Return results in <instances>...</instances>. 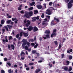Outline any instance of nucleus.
<instances>
[{"instance_id": "nucleus-1", "label": "nucleus", "mask_w": 73, "mask_h": 73, "mask_svg": "<svg viewBox=\"0 0 73 73\" xmlns=\"http://www.w3.org/2000/svg\"><path fill=\"white\" fill-rule=\"evenodd\" d=\"M27 23L25 24V26L27 27H28L30 25V24H31V21H29V20H27Z\"/></svg>"}, {"instance_id": "nucleus-2", "label": "nucleus", "mask_w": 73, "mask_h": 73, "mask_svg": "<svg viewBox=\"0 0 73 73\" xmlns=\"http://www.w3.org/2000/svg\"><path fill=\"white\" fill-rule=\"evenodd\" d=\"M46 13L47 15H51V12L49 9H47L46 10Z\"/></svg>"}, {"instance_id": "nucleus-3", "label": "nucleus", "mask_w": 73, "mask_h": 73, "mask_svg": "<svg viewBox=\"0 0 73 73\" xmlns=\"http://www.w3.org/2000/svg\"><path fill=\"white\" fill-rule=\"evenodd\" d=\"M33 27L31 26H30L29 27L28 31L30 32H31L32 30H33Z\"/></svg>"}, {"instance_id": "nucleus-4", "label": "nucleus", "mask_w": 73, "mask_h": 73, "mask_svg": "<svg viewBox=\"0 0 73 73\" xmlns=\"http://www.w3.org/2000/svg\"><path fill=\"white\" fill-rule=\"evenodd\" d=\"M68 9H70L73 6V4L69 2L68 4Z\"/></svg>"}, {"instance_id": "nucleus-5", "label": "nucleus", "mask_w": 73, "mask_h": 73, "mask_svg": "<svg viewBox=\"0 0 73 73\" xmlns=\"http://www.w3.org/2000/svg\"><path fill=\"white\" fill-rule=\"evenodd\" d=\"M38 31V28L35 26L34 27L33 31L34 32H37Z\"/></svg>"}, {"instance_id": "nucleus-6", "label": "nucleus", "mask_w": 73, "mask_h": 73, "mask_svg": "<svg viewBox=\"0 0 73 73\" xmlns=\"http://www.w3.org/2000/svg\"><path fill=\"white\" fill-rule=\"evenodd\" d=\"M36 7L39 9H41L42 8V6L40 5H37L36 6Z\"/></svg>"}, {"instance_id": "nucleus-7", "label": "nucleus", "mask_w": 73, "mask_h": 73, "mask_svg": "<svg viewBox=\"0 0 73 73\" xmlns=\"http://www.w3.org/2000/svg\"><path fill=\"white\" fill-rule=\"evenodd\" d=\"M54 20L55 21H57V23H59V19H58V18H57L56 17H54Z\"/></svg>"}, {"instance_id": "nucleus-8", "label": "nucleus", "mask_w": 73, "mask_h": 73, "mask_svg": "<svg viewBox=\"0 0 73 73\" xmlns=\"http://www.w3.org/2000/svg\"><path fill=\"white\" fill-rule=\"evenodd\" d=\"M28 14L30 16H33V11H29V12Z\"/></svg>"}, {"instance_id": "nucleus-9", "label": "nucleus", "mask_w": 73, "mask_h": 73, "mask_svg": "<svg viewBox=\"0 0 73 73\" xmlns=\"http://www.w3.org/2000/svg\"><path fill=\"white\" fill-rule=\"evenodd\" d=\"M41 71V69L40 68H38V69H36L35 71V73H38L39 72H40Z\"/></svg>"}, {"instance_id": "nucleus-10", "label": "nucleus", "mask_w": 73, "mask_h": 73, "mask_svg": "<svg viewBox=\"0 0 73 73\" xmlns=\"http://www.w3.org/2000/svg\"><path fill=\"white\" fill-rule=\"evenodd\" d=\"M54 20H52L51 22V24L50 25H51V26H52L53 25H55V23H54Z\"/></svg>"}, {"instance_id": "nucleus-11", "label": "nucleus", "mask_w": 73, "mask_h": 73, "mask_svg": "<svg viewBox=\"0 0 73 73\" xmlns=\"http://www.w3.org/2000/svg\"><path fill=\"white\" fill-rule=\"evenodd\" d=\"M46 3L43 4V6H42V9H45L46 8Z\"/></svg>"}, {"instance_id": "nucleus-12", "label": "nucleus", "mask_w": 73, "mask_h": 73, "mask_svg": "<svg viewBox=\"0 0 73 73\" xmlns=\"http://www.w3.org/2000/svg\"><path fill=\"white\" fill-rule=\"evenodd\" d=\"M50 33V32L49 30H46L45 32V33L46 34H49Z\"/></svg>"}, {"instance_id": "nucleus-13", "label": "nucleus", "mask_w": 73, "mask_h": 73, "mask_svg": "<svg viewBox=\"0 0 73 73\" xmlns=\"http://www.w3.org/2000/svg\"><path fill=\"white\" fill-rule=\"evenodd\" d=\"M64 70H65V71L67 72L68 70V67H67V66H65L64 68Z\"/></svg>"}, {"instance_id": "nucleus-14", "label": "nucleus", "mask_w": 73, "mask_h": 73, "mask_svg": "<svg viewBox=\"0 0 73 73\" xmlns=\"http://www.w3.org/2000/svg\"><path fill=\"white\" fill-rule=\"evenodd\" d=\"M2 41L3 42L5 43V42H8V40L7 39H6L5 40V39H3Z\"/></svg>"}, {"instance_id": "nucleus-15", "label": "nucleus", "mask_w": 73, "mask_h": 73, "mask_svg": "<svg viewBox=\"0 0 73 73\" xmlns=\"http://www.w3.org/2000/svg\"><path fill=\"white\" fill-rule=\"evenodd\" d=\"M42 25H44V27H46L48 25V23L43 22L42 23Z\"/></svg>"}, {"instance_id": "nucleus-16", "label": "nucleus", "mask_w": 73, "mask_h": 73, "mask_svg": "<svg viewBox=\"0 0 73 73\" xmlns=\"http://www.w3.org/2000/svg\"><path fill=\"white\" fill-rule=\"evenodd\" d=\"M11 21H12L11 20H9L8 21H6V23L7 24H9L11 22Z\"/></svg>"}, {"instance_id": "nucleus-17", "label": "nucleus", "mask_w": 73, "mask_h": 73, "mask_svg": "<svg viewBox=\"0 0 73 73\" xmlns=\"http://www.w3.org/2000/svg\"><path fill=\"white\" fill-rule=\"evenodd\" d=\"M27 45V42H24L22 44V46L23 47V48H24V46L25 45Z\"/></svg>"}, {"instance_id": "nucleus-18", "label": "nucleus", "mask_w": 73, "mask_h": 73, "mask_svg": "<svg viewBox=\"0 0 73 73\" xmlns=\"http://www.w3.org/2000/svg\"><path fill=\"white\" fill-rule=\"evenodd\" d=\"M21 59L22 60H24V59H25V58H24V55H21Z\"/></svg>"}, {"instance_id": "nucleus-19", "label": "nucleus", "mask_w": 73, "mask_h": 73, "mask_svg": "<svg viewBox=\"0 0 73 73\" xmlns=\"http://www.w3.org/2000/svg\"><path fill=\"white\" fill-rule=\"evenodd\" d=\"M11 47L13 50L15 49V46L13 44H11Z\"/></svg>"}, {"instance_id": "nucleus-20", "label": "nucleus", "mask_w": 73, "mask_h": 73, "mask_svg": "<svg viewBox=\"0 0 73 73\" xmlns=\"http://www.w3.org/2000/svg\"><path fill=\"white\" fill-rule=\"evenodd\" d=\"M32 52L33 54H35V53H36V52H37V50H33L32 51Z\"/></svg>"}, {"instance_id": "nucleus-21", "label": "nucleus", "mask_w": 73, "mask_h": 73, "mask_svg": "<svg viewBox=\"0 0 73 73\" xmlns=\"http://www.w3.org/2000/svg\"><path fill=\"white\" fill-rule=\"evenodd\" d=\"M46 37V38H50V36H49V34H47L45 35Z\"/></svg>"}, {"instance_id": "nucleus-22", "label": "nucleus", "mask_w": 73, "mask_h": 73, "mask_svg": "<svg viewBox=\"0 0 73 73\" xmlns=\"http://www.w3.org/2000/svg\"><path fill=\"white\" fill-rule=\"evenodd\" d=\"M4 23H5V20H4L3 19L1 20V24L2 25H3L4 24Z\"/></svg>"}, {"instance_id": "nucleus-23", "label": "nucleus", "mask_w": 73, "mask_h": 73, "mask_svg": "<svg viewBox=\"0 0 73 73\" xmlns=\"http://www.w3.org/2000/svg\"><path fill=\"white\" fill-rule=\"evenodd\" d=\"M34 4H35V2L33 1L32 2V3L30 4V5L31 6H33V5H34Z\"/></svg>"}, {"instance_id": "nucleus-24", "label": "nucleus", "mask_w": 73, "mask_h": 73, "mask_svg": "<svg viewBox=\"0 0 73 73\" xmlns=\"http://www.w3.org/2000/svg\"><path fill=\"white\" fill-rule=\"evenodd\" d=\"M23 34L24 35V36L25 37H27L28 36V34L27 33H23Z\"/></svg>"}, {"instance_id": "nucleus-25", "label": "nucleus", "mask_w": 73, "mask_h": 73, "mask_svg": "<svg viewBox=\"0 0 73 73\" xmlns=\"http://www.w3.org/2000/svg\"><path fill=\"white\" fill-rule=\"evenodd\" d=\"M33 21H35L36 20V17H34L32 19Z\"/></svg>"}, {"instance_id": "nucleus-26", "label": "nucleus", "mask_w": 73, "mask_h": 73, "mask_svg": "<svg viewBox=\"0 0 73 73\" xmlns=\"http://www.w3.org/2000/svg\"><path fill=\"white\" fill-rule=\"evenodd\" d=\"M72 70V67H69V69L68 68V72H70Z\"/></svg>"}, {"instance_id": "nucleus-27", "label": "nucleus", "mask_w": 73, "mask_h": 73, "mask_svg": "<svg viewBox=\"0 0 73 73\" xmlns=\"http://www.w3.org/2000/svg\"><path fill=\"white\" fill-rule=\"evenodd\" d=\"M35 44H36V45L34 46V48H36L37 47V46H38V44L37 43H36V42H35Z\"/></svg>"}, {"instance_id": "nucleus-28", "label": "nucleus", "mask_w": 73, "mask_h": 73, "mask_svg": "<svg viewBox=\"0 0 73 73\" xmlns=\"http://www.w3.org/2000/svg\"><path fill=\"white\" fill-rule=\"evenodd\" d=\"M33 9V7H31L28 9L29 11H32Z\"/></svg>"}, {"instance_id": "nucleus-29", "label": "nucleus", "mask_w": 73, "mask_h": 73, "mask_svg": "<svg viewBox=\"0 0 73 73\" xmlns=\"http://www.w3.org/2000/svg\"><path fill=\"white\" fill-rule=\"evenodd\" d=\"M56 33H52L51 36V37H53V36H56Z\"/></svg>"}, {"instance_id": "nucleus-30", "label": "nucleus", "mask_w": 73, "mask_h": 73, "mask_svg": "<svg viewBox=\"0 0 73 73\" xmlns=\"http://www.w3.org/2000/svg\"><path fill=\"white\" fill-rule=\"evenodd\" d=\"M25 53H24V52L23 51H22L21 53V55H25Z\"/></svg>"}, {"instance_id": "nucleus-31", "label": "nucleus", "mask_w": 73, "mask_h": 73, "mask_svg": "<svg viewBox=\"0 0 73 73\" xmlns=\"http://www.w3.org/2000/svg\"><path fill=\"white\" fill-rule=\"evenodd\" d=\"M26 45H27L28 47L30 46V43L28 42H26Z\"/></svg>"}, {"instance_id": "nucleus-32", "label": "nucleus", "mask_w": 73, "mask_h": 73, "mask_svg": "<svg viewBox=\"0 0 73 73\" xmlns=\"http://www.w3.org/2000/svg\"><path fill=\"white\" fill-rule=\"evenodd\" d=\"M20 34H18L16 35V38H18Z\"/></svg>"}, {"instance_id": "nucleus-33", "label": "nucleus", "mask_w": 73, "mask_h": 73, "mask_svg": "<svg viewBox=\"0 0 73 73\" xmlns=\"http://www.w3.org/2000/svg\"><path fill=\"white\" fill-rule=\"evenodd\" d=\"M25 50H28V47L27 45L25 46Z\"/></svg>"}, {"instance_id": "nucleus-34", "label": "nucleus", "mask_w": 73, "mask_h": 73, "mask_svg": "<svg viewBox=\"0 0 73 73\" xmlns=\"http://www.w3.org/2000/svg\"><path fill=\"white\" fill-rule=\"evenodd\" d=\"M29 42H33L34 41V40L33 39H29Z\"/></svg>"}, {"instance_id": "nucleus-35", "label": "nucleus", "mask_w": 73, "mask_h": 73, "mask_svg": "<svg viewBox=\"0 0 73 73\" xmlns=\"http://www.w3.org/2000/svg\"><path fill=\"white\" fill-rule=\"evenodd\" d=\"M25 17H26V18H28V19H30V17L28 15V14L26 15L25 16Z\"/></svg>"}, {"instance_id": "nucleus-36", "label": "nucleus", "mask_w": 73, "mask_h": 73, "mask_svg": "<svg viewBox=\"0 0 73 73\" xmlns=\"http://www.w3.org/2000/svg\"><path fill=\"white\" fill-rule=\"evenodd\" d=\"M54 43L56 45H57L58 44V42H57V41H54Z\"/></svg>"}, {"instance_id": "nucleus-37", "label": "nucleus", "mask_w": 73, "mask_h": 73, "mask_svg": "<svg viewBox=\"0 0 73 73\" xmlns=\"http://www.w3.org/2000/svg\"><path fill=\"white\" fill-rule=\"evenodd\" d=\"M36 13H38V11L37 10L34 11V14H36Z\"/></svg>"}, {"instance_id": "nucleus-38", "label": "nucleus", "mask_w": 73, "mask_h": 73, "mask_svg": "<svg viewBox=\"0 0 73 73\" xmlns=\"http://www.w3.org/2000/svg\"><path fill=\"white\" fill-rule=\"evenodd\" d=\"M23 32H21L20 34V37H22V36H23Z\"/></svg>"}, {"instance_id": "nucleus-39", "label": "nucleus", "mask_w": 73, "mask_h": 73, "mask_svg": "<svg viewBox=\"0 0 73 73\" xmlns=\"http://www.w3.org/2000/svg\"><path fill=\"white\" fill-rule=\"evenodd\" d=\"M22 42H27V41L25 40V39H23L22 40Z\"/></svg>"}, {"instance_id": "nucleus-40", "label": "nucleus", "mask_w": 73, "mask_h": 73, "mask_svg": "<svg viewBox=\"0 0 73 73\" xmlns=\"http://www.w3.org/2000/svg\"><path fill=\"white\" fill-rule=\"evenodd\" d=\"M34 65V63H30L29 64V65Z\"/></svg>"}, {"instance_id": "nucleus-41", "label": "nucleus", "mask_w": 73, "mask_h": 73, "mask_svg": "<svg viewBox=\"0 0 73 73\" xmlns=\"http://www.w3.org/2000/svg\"><path fill=\"white\" fill-rule=\"evenodd\" d=\"M7 27H8L9 29H11V28L12 27V26H10L9 25H7Z\"/></svg>"}, {"instance_id": "nucleus-42", "label": "nucleus", "mask_w": 73, "mask_h": 73, "mask_svg": "<svg viewBox=\"0 0 73 73\" xmlns=\"http://www.w3.org/2000/svg\"><path fill=\"white\" fill-rule=\"evenodd\" d=\"M64 56H65V54H61V56H62L61 58H64Z\"/></svg>"}, {"instance_id": "nucleus-43", "label": "nucleus", "mask_w": 73, "mask_h": 73, "mask_svg": "<svg viewBox=\"0 0 73 73\" xmlns=\"http://www.w3.org/2000/svg\"><path fill=\"white\" fill-rule=\"evenodd\" d=\"M62 44H61V43H60V44L59 45V49H61V47H62Z\"/></svg>"}, {"instance_id": "nucleus-44", "label": "nucleus", "mask_w": 73, "mask_h": 73, "mask_svg": "<svg viewBox=\"0 0 73 73\" xmlns=\"http://www.w3.org/2000/svg\"><path fill=\"white\" fill-rule=\"evenodd\" d=\"M73 58V57L72 56L70 55L69 56V60H72V58Z\"/></svg>"}, {"instance_id": "nucleus-45", "label": "nucleus", "mask_w": 73, "mask_h": 73, "mask_svg": "<svg viewBox=\"0 0 73 73\" xmlns=\"http://www.w3.org/2000/svg\"><path fill=\"white\" fill-rule=\"evenodd\" d=\"M52 4H53L52 2H50L49 3V5H50V6H52Z\"/></svg>"}, {"instance_id": "nucleus-46", "label": "nucleus", "mask_w": 73, "mask_h": 73, "mask_svg": "<svg viewBox=\"0 0 73 73\" xmlns=\"http://www.w3.org/2000/svg\"><path fill=\"white\" fill-rule=\"evenodd\" d=\"M69 3H70V4H72V3H73V0H70L69 2Z\"/></svg>"}, {"instance_id": "nucleus-47", "label": "nucleus", "mask_w": 73, "mask_h": 73, "mask_svg": "<svg viewBox=\"0 0 73 73\" xmlns=\"http://www.w3.org/2000/svg\"><path fill=\"white\" fill-rule=\"evenodd\" d=\"M12 70V69H10V70H8V72L9 73H11V71Z\"/></svg>"}, {"instance_id": "nucleus-48", "label": "nucleus", "mask_w": 73, "mask_h": 73, "mask_svg": "<svg viewBox=\"0 0 73 73\" xmlns=\"http://www.w3.org/2000/svg\"><path fill=\"white\" fill-rule=\"evenodd\" d=\"M41 17L42 18H44V13H42V15L41 16Z\"/></svg>"}, {"instance_id": "nucleus-49", "label": "nucleus", "mask_w": 73, "mask_h": 73, "mask_svg": "<svg viewBox=\"0 0 73 73\" xmlns=\"http://www.w3.org/2000/svg\"><path fill=\"white\" fill-rule=\"evenodd\" d=\"M1 73H5V71H4V70H2L1 71Z\"/></svg>"}, {"instance_id": "nucleus-50", "label": "nucleus", "mask_w": 73, "mask_h": 73, "mask_svg": "<svg viewBox=\"0 0 73 73\" xmlns=\"http://www.w3.org/2000/svg\"><path fill=\"white\" fill-rule=\"evenodd\" d=\"M28 15V12H27V11H25V16H26Z\"/></svg>"}, {"instance_id": "nucleus-51", "label": "nucleus", "mask_w": 73, "mask_h": 73, "mask_svg": "<svg viewBox=\"0 0 73 73\" xmlns=\"http://www.w3.org/2000/svg\"><path fill=\"white\" fill-rule=\"evenodd\" d=\"M64 1L66 3H68L70 1V0H64Z\"/></svg>"}, {"instance_id": "nucleus-52", "label": "nucleus", "mask_w": 73, "mask_h": 73, "mask_svg": "<svg viewBox=\"0 0 73 73\" xmlns=\"http://www.w3.org/2000/svg\"><path fill=\"white\" fill-rule=\"evenodd\" d=\"M35 45V44L34 43H32L31 44V45H32V46H34Z\"/></svg>"}, {"instance_id": "nucleus-53", "label": "nucleus", "mask_w": 73, "mask_h": 73, "mask_svg": "<svg viewBox=\"0 0 73 73\" xmlns=\"http://www.w3.org/2000/svg\"><path fill=\"white\" fill-rule=\"evenodd\" d=\"M5 29H6V31H9V30H8V27H7L5 26Z\"/></svg>"}, {"instance_id": "nucleus-54", "label": "nucleus", "mask_w": 73, "mask_h": 73, "mask_svg": "<svg viewBox=\"0 0 73 73\" xmlns=\"http://www.w3.org/2000/svg\"><path fill=\"white\" fill-rule=\"evenodd\" d=\"M20 13L21 14H22L23 13H24V11H23V10H22L21 11Z\"/></svg>"}, {"instance_id": "nucleus-55", "label": "nucleus", "mask_w": 73, "mask_h": 73, "mask_svg": "<svg viewBox=\"0 0 73 73\" xmlns=\"http://www.w3.org/2000/svg\"><path fill=\"white\" fill-rule=\"evenodd\" d=\"M8 60V59L6 58H4V60L5 61H7Z\"/></svg>"}, {"instance_id": "nucleus-56", "label": "nucleus", "mask_w": 73, "mask_h": 73, "mask_svg": "<svg viewBox=\"0 0 73 73\" xmlns=\"http://www.w3.org/2000/svg\"><path fill=\"white\" fill-rule=\"evenodd\" d=\"M36 54H37L38 57L39 56H40V54H39V53H38V52H36L35 53Z\"/></svg>"}, {"instance_id": "nucleus-57", "label": "nucleus", "mask_w": 73, "mask_h": 73, "mask_svg": "<svg viewBox=\"0 0 73 73\" xmlns=\"http://www.w3.org/2000/svg\"><path fill=\"white\" fill-rule=\"evenodd\" d=\"M26 70H29V69H30V68L29 67H27V68H26Z\"/></svg>"}, {"instance_id": "nucleus-58", "label": "nucleus", "mask_w": 73, "mask_h": 73, "mask_svg": "<svg viewBox=\"0 0 73 73\" xmlns=\"http://www.w3.org/2000/svg\"><path fill=\"white\" fill-rule=\"evenodd\" d=\"M22 9L21 7H18V11H20Z\"/></svg>"}, {"instance_id": "nucleus-59", "label": "nucleus", "mask_w": 73, "mask_h": 73, "mask_svg": "<svg viewBox=\"0 0 73 73\" xmlns=\"http://www.w3.org/2000/svg\"><path fill=\"white\" fill-rule=\"evenodd\" d=\"M12 36H10L9 37V40H11V39H12Z\"/></svg>"}, {"instance_id": "nucleus-60", "label": "nucleus", "mask_w": 73, "mask_h": 73, "mask_svg": "<svg viewBox=\"0 0 73 73\" xmlns=\"http://www.w3.org/2000/svg\"><path fill=\"white\" fill-rule=\"evenodd\" d=\"M66 62L67 64L68 65H69V63H70V62L68 61H66Z\"/></svg>"}, {"instance_id": "nucleus-61", "label": "nucleus", "mask_w": 73, "mask_h": 73, "mask_svg": "<svg viewBox=\"0 0 73 73\" xmlns=\"http://www.w3.org/2000/svg\"><path fill=\"white\" fill-rule=\"evenodd\" d=\"M46 17H48V19L49 20V19H50V16L46 15Z\"/></svg>"}, {"instance_id": "nucleus-62", "label": "nucleus", "mask_w": 73, "mask_h": 73, "mask_svg": "<svg viewBox=\"0 0 73 73\" xmlns=\"http://www.w3.org/2000/svg\"><path fill=\"white\" fill-rule=\"evenodd\" d=\"M7 64L9 65V66H11V64L9 62H8L7 63Z\"/></svg>"}, {"instance_id": "nucleus-63", "label": "nucleus", "mask_w": 73, "mask_h": 73, "mask_svg": "<svg viewBox=\"0 0 73 73\" xmlns=\"http://www.w3.org/2000/svg\"><path fill=\"white\" fill-rule=\"evenodd\" d=\"M12 21H15V20H16V18H12Z\"/></svg>"}, {"instance_id": "nucleus-64", "label": "nucleus", "mask_w": 73, "mask_h": 73, "mask_svg": "<svg viewBox=\"0 0 73 73\" xmlns=\"http://www.w3.org/2000/svg\"><path fill=\"white\" fill-rule=\"evenodd\" d=\"M39 18H40V17H39V16H38L36 18V20H39Z\"/></svg>"}]
</instances>
